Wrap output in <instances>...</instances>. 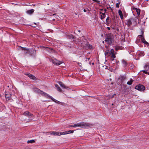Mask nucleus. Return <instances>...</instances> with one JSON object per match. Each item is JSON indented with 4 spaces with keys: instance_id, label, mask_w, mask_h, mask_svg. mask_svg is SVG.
Listing matches in <instances>:
<instances>
[{
    "instance_id": "f257e3e1",
    "label": "nucleus",
    "mask_w": 149,
    "mask_h": 149,
    "mask_svg": "<svg viewBox=\"0 0 149 149\" xmlns=\"http://www.w3.org/2000/svg\"><path fill=\"white\" fill-rule=\"evenodd\" d=\"M33 91L35 93L41 94L42 96L45 97H47L51 99L53 101L56 103H58V102H59L58 101L54 98L52 96L49 95L46 93L40 90L37 88H33Z\"/></svg>"
},
{
    "instance_id": "f03ea898",
    "label": "nucleus",
    "mask_w": 149,
    "mask_h": 149,
    "mask_svg": "<svg viewBox=\"0 0 149 149\" xmlns=\"http://www.w3.org/2000/svg\"><path fill=\"white\" fill-rule=\"evenodd\" d=\"M104 54L106 56L110 57L111 60L112 61H114L116 57L115 51L113 49H111L110 50H106L104 52Z\"/></svg>"
},
{
    "instance_id": "7ed1b4c3",
    "label": "nucleus",
    "mask_w": 149,
    "mask_h": 149,
    "mask_svg": "<svg viewBox=\"0 0 149 149\" xmlns=\"http://www.w3.org/2000/svg\"><path fill=\"white\" fill-rule=\"evenodd\" d=\"M93 125L89 123H84V122L78 123L77 124L74 125V127H78L84 128L91 127Z\"/></svg>"
},
{
    "instance_id": "20e7f679",
    "label": "nucleus",
    "mask_w": 149,
    "mask_h": 149,
    "mask_svg": "<svg viewBox=\"0 0 149 149\" xmlns=\"http://www.w3.org/2000/svg\"><path fill=\"white\" fill-rule=\"evenodd\" d=\"M113 36L111 33L107 34L106 36V38L105 41L109 45L111 44L113 42Z\"/></svg>"
},
{
    "instance_id": "39448f33",
    "label": "nucleus",
    "mask_w": 149,
    "mask_h": 149,
    "mask_svg": "<svg viewBox=\"0 0 149 149\" xmlns=\"http://www.w3.org/2000/svg\"><path fill=\"white\" fill-rule=\"evenodd\" d=\"M135 89L140 91H143L145 90V87L143 85L139 84L135 86Z\"/></svg>"
},
{
    "instance_id": "423d86ee",
    "label": "nucleus",
    "mask_w": 149,
    "mask_h": 149,
    "mask_svg": "<svg viewBox=\"0 0 149 149\" xmlns=\"http://www.w3.org/2000/svg\"><path fill=\"white\" fill-rule=\"evenodd\" d=\"M142 35H138L141 41V42L143 43H144L145 45H148L149 43L147 42L145 40L144 38V36L143 35V33H142Z\"/></svg>"
},
{
    "instance_id": "0eeeda50",
    "label": "nucleus",
    "mask_w": 149,
    "mask_h": 149,
    "mask_svg": "<svg viewBox=\"0 0 149 149\" xmlns=\"http://www.w3.org/2000/svg\"><path fill=\"white\" fill-rule=\"evenodd\" d=\"M126 79V75H120L118 78V80L120 81V82L118 84H120H120H121Z\"/></svg>"
},
{
    "instance_id": "6e6552de",
    "label": "nucleus",
    "mask_w": 149,
    "mask_h": 149,
    "mask_svg": "<svg viewBox=\"0 0 149 149\" xmlns=\"http://www.w3.org/2000/svg\"><path fill=\"white\" fill-rule=\"evenodd\" d=\"M132 24L135 25L136 24L137 21L138 20V18L134 17L130 18Z\"/></svg>"
},
{
    "instance_id": "1a4fd4ad",
    "label": "nucleus",
    "mask_w": 149,
    "mask_h": 149,
    "mask_svg": "<svg viewBox=\"0 0 149 149\" xmlns=\"http://www.w3.org/2000/svg\"><path fill=\"white\" fill-rule=\"evenodd\" d=\"M19 48H21L22 50L24 51V54L25 55H26L27 54H29L30 51L28 48L26 47H23L21 46H19Z\"/></svg>"
},
{
    "instance_id": "9d476101",
    "label": "nucleus",
    "mask_w": 149,
    "mask_h": 149,
    "mask_svg": "<svg viewBox=\"0 0 149 149\" xmlns=\"http://www.w3.org/2000/svg\"><path fill=\"white\" fill-rule=\"evenodd\" d=\"M50 61L56 65H60L62 63L61 61L56 59H52Z\"/></svg>"
},
{
    "instance_id": "9b49d317",
    "label": "nucleus",
    "mask_w": 149,
    "mask_h": 149,
    "mask_svg": "<svg viewBox=\"0 0 149 149\" xmlns=\"http://www.w3.org/2000/svg\"><path fill=\"white\" fill-rule=\"evenodd\" d=\"M132 8L133 10H135L138 16H139L140 15V13L141 12L140 9L139 8H136L134 6H132Z\"/></svg>"
},
{
    "instance_id": "f8f14e48",
    "label": "nucleus",
    "mask_w": 149,
    "mask_h": 149,
    "mask_svg": "<svg viewBox=\"0 0 149 149\" xmlns=\"http://www.w3.org/2000/svg\"><path fill=\"white\" fill-rule=\"evenodd\" d=\"M23 115L25 116H28L29 118L32 117H34L33 114L29 112L28 111H25L23 113Z\"/></svg>"
},
{
    "instance_id": "ddd939ff",
    "label": "nucleus",
    "mask_w": 149,
    "mask_h": 149,
    "mask_svg": "<svg viewBox=\"0 0 149 149\" xmlns=\"http://www.w3.org/2000/svg\"><path fill=\"white\" fill-rule=\"evenodd\" d=\"M125 23L127 26L128 27H130L132 24L130 18L129 19L126 20Z\"/></svg>"
},
{
    "instance_id": "4468645a",
    "label": "nucleus",
    "mask_w": 149,
    "mask_h": 149,
    "mask_svg": "<svg viewBox=\"0 0 149 149\" xmlns=\"http://www.w3.org/2000/svg\"><path fill=\"white\" fill-rule=\"evenodd\" d=\"M26 75L33 80H35L36 79V77L34 76L29 73L26 74Z\"/></svg>"
},
{
    "instance_id": "2eb2a0df",
    "label": "nucleus",
    "mask_w": 149,
    "mask_h": 149,
    "mask_svg": "<svg viewBox=\"0 0 149 149\" xmlns=\"http://www.w3.org/2000/svg\"><path fill=\"white\" fill-rule=\"evenodd\" d=\"M136 54L139 56H143L144 55V53L143 51H138Z\"/></svg>"
},
{
    "instance_id": "dca6fc26",
    "label": "nucleus",
    "mask_w": 149,
    "mask_h": 149,
    "mask_svg": "<svg viewBox=\"0 0 149 149\" xmlns=\"http://www.w3.org/2000/svg\"><path fill=\"white\" fill-rule=\"evenodd\" d=\"M67 38L70 39H74V37L71 34H67L66 35Z\"/></svg>"
},
{
    "instance_id": "f3484780",
    "label": "nucleus",
    "mask_w": 149,
    "mask_h": 149,
    "mask_svg": "<svg viewBox=\"0 0 149 149\" xmlns=\"http://www.w3.org/2000/svg\"><path fill=\"white\" fill-rule=\"evenodd\" d=\"M58 84L60 85V86L63 88H65L66 89H67L68 88V87L66 86L61 81H59L58 82Z\"/></svg>"
},
{
    "instance_id": "a211bd4d",
    "label": "nucleus",
    "mask_w": 149,
    "mask_h": 149,
    "mask_svg": "<svg viewBox=\"0 0 149 149\" xmlns=\"http://www.w3.org/2000/svg\"><path fill=\"white\" fill-rule=\"evenodd\" d=\"M100 19H103L105 17L106 15L105 14V13H102L101 12H100Z\"/></svg>"
},
{
    "instance_id": "6ab92c4d",
    "label": "nucleus",
    "mask_w": 149,
    "mask_h": 149,
    "mask_svg": "<svg viewBox=\"0 0 149 149\" xmlns=\"http://www.w3.org/2000/svg\"><path fill=\"white\" fill-rule=\"evenodd\" d=\"M118 13L121 19H123V14L122 11L120 10H119Z\"/></svg>"
},
{
    "instance_id": "aec40b11",
    "label": "nucleus",
    "mask_w": 149,
    "mask_h": 149,
    "mask_svg": "<svg viewBox=\"0 0 149 149\" xmlns=\"http://www.w3.org/2000/svg\"><path fill=\"white\" fill-rule=\"evenodd\" d=\"M5 96L6 100H9L10 99L11 96V95L10 94L6 93Z\"/></svg>"
},
{
    "instance_id": "412c9836",
    "label": "nucleus",
    "mask_w": 149,
    "mask_h": 149,
    "mask_svg": "<svg viewBox=\"0 0 149 149\" xmlns=\"http://www.w3.org/2000/svg\"><path fill=\"white\" fill-rule=\"evenodd\" d=\"M34 11V9H32L27 11L26 13L28 14L31 15L33 13Z\"/></svg>"
},
{
    "instance_id": "4be33fe9",
    "label": "nucleus",
    "mask_w": 149,
    "mask_h": 149,
    "mask_svg": "<svg viewBox=\"0 0 149 149\" xmlns=\"http://www.w3.org/2000/svg\"><path fill=\"white\" fill-rule=\"evenodd\" d=\"M144 68L147 71H148L149 70V63H146L144 66Z\"/></svg>"
},
{
    "instance_id": "5701e85b",
    "label": "nucleus",
    "mask_w": 149,
    "mask_h": 149,
    "mask_svg": "<svg viewBox=\"0 0 149 149\" xmlns=\"http://www.w3.org/2000/svg\"><path fill=\"white\" fill-rule=\"evenodd\" d=\"M135 42L138 45H139V43H141L140 40L139 38V37L138 36L137 37Z\"/></svg>"
},
{
    "instance_id": "b1692460",
    "label": "nucleus",
    "mask_w": 149,
    "mask_h": 149,
    "mask_svg": "<svg viewBox=\"0 0 149 149\" xmlns=\"http://www.w3.org/2000/svg\"><path fill=\"white\" fill-rule=\"evenodd\" d=\"M55 86L57 88V90L58 91L60 92L62 91V90L61 89V88L58 85L56 84L55 85Z\"/></svg>"
},
{
    "instance_id": "393cba45",
    "label": "nucleus",
    "mask_w": 149,
    "mask_h": 149,
    "mask_svg": "<svg viewBox=\"0 0 149 149\" xmlns=\"http://www.w3.org/2000/svg\"><path fill=\"white\" fill-rule=\"evenodd\" d=\"M122 62L125 67L127 65V62L124 60H122Z\"/></svg>"
},
{
    "instance_id": "a878e982",
    "label": "nucleus",
    "mask_w": 149,
    "mask_h": 149,
    "mask_svg": "<svg viewBox=\"0 0 149 149\" xmlns=\"http://www.w3.org/2000/svg\"><path fill=\"white\" fill-rule=\"evenodd\" d=\"M54 133H55V135L60 136L62 135V132H55Z\"/></svg>"
},
{
    "instance_id": "bb28decb",
    "label": "nucleus",
    "mask_w": 149,
    "mask_h": 149,
    "mask_svg": "<svg viewBox=\"0 0 149 149\" xmlns=\"http://www.w3.org/2000/svg\"><path fill=\"white\" fill-rule=\"evenodd\" d=\"M133 82V80L131 79L130 81H128L127 83V84L129 85H131Z\"/></svg>"
},
{
    "instance_id": "cd10ccee",
    "label": "nucleus",
    "mask_w": 149,
    "mask_h": 149,
    "mask_svg": "<svg viewBox=\"0 0 149 149\" xmlns=\"http://www.w3.org/2000/svg\"><path fill=\"white\" fill-rule=\"evenodd\" d=\"M35 142V141L34 140H28L27 141V143H32Z\"/></svg>"
},
{
    "instance_id": "c85d7f7f",
    "label": "nucleus",
    "mask_w": 149,
    "mask_h": 149,
    "mask_svg": "<svg viewBox=\"0 0 149 149\" xmlns=\"http://www.w3.org/2000/svg\"><path fill=\"white\" fill-rule=\"evenodd\" d=\"M109 17H108L106 19V22H107V23H109Z\"/></svg>"
},
{
    "instance_id": "c756f323",
    "label": "nucleus",
    "mask_w": 149,
    "mask_h": 149,
    "mask_svg": "<svg viewBox=\"0 0 149 149\" xmlns=\"http://www.w3.org/2000/svg\"><path fill=\"white\" fill-rule=\"evenodd\" d=\"M68 131H66L63 132H62V135L66 134H68Z\"/></svg>"
},
{
    "instance_id": "7c9ffc66",
    "label": "nucleus",
    "mask_w": 149,
    "mask_h": 149,
    "mask_svg": "<svg viewBox=\"0 0 149 149\" xmlns=\"http://www.w3.org/2000/svg\"><path fill=\"white\" fill-rule=\"evenodd\" d=\"M68 131V134H70V133H73L74 132V130H69Z\"/></svg>"
},
{
    "instance_id": "2f4dec72",
    "label": "nucleus",
    "mask_w": 149,
    "mask_h": 149,
    "mask_svg": "<svg viewBox=\"0 0 149 149\" xmlns=\"http://www.w3.org/2000/svg\"><path fill=\"white\" fill-rule=\"evenodd\" d=\"M87 45L88 47V48L89 49H91L92 48V47L91 45H90L88 43H87Z\"/></svg>"
},
{
    "instance_id": "473e14b6",
    "label": "nucleus",
    "mask_w": 149,
    "mask_h": 149,
    "mask_svg": "<svg viewBox=\"0 0 149 149\" xmlns=\"http://www.w3.org/2000/svg\"><path fill=\"white\" fill-rule=\"evenodd\" d=\"M147 70H143L142 71L143 73L146 74H148V73H149L148 72H147Z\"/></svg>"
},
{
    "instance_id": "72a5a7b5",
    "label": "nucleus",
    "mask_w": 149,
    "mask_h": 149,
    "mask_svg": "<svg viewBox=\"0 0 149 149\" xmlns=\"http://www.w3.org/2000/svg\"><path fill=\"white\" fill-rule=\"evenodd\" d=\"M120 3H117L116 4V8H119V7Z\"/></svg>"
},
{
    "instance_id": "f704fd0d",
    "label": "nucleus",
    "mask_w": 149,
    "mask_h": 149,
    "mask_svg": "<svg viewBox=\"0 0 149 149\" xmlns=\"http://www.w3.org/2000/svg\"><path fill=\"white\" fill-rule=\"evenodd\" d=\"M54 132H55L54 131H52L50 132V134H53L55 135V133H54Z\"/></svg>"
},
{
    "instance_id": "c9c22d12",
    "label": "nucleus",
    "mask_w": 149,
    "mask_h": 149,
    "mask_svg": "<svg viewBox=\"0 0 149 149\" xmlns=\"http://www.w3.org/2000/svg\"><path fill=\"white\" fill-rule=\"evenodd\" d=\"M74 127V125H68V126L67 127Z\"/></svg>"
},
{
    "instance_id": "e433bc0d",
    "label": "nucleus",
    "mask_w": 149,
    "mask_h": 149,
    "mask_svg": "<svg viewBox=\"0 0 149 149\" xmlns=\"http://www.w3.org/2000/svg\"><path fill=\"white\" fill-rule=\"evenodd\" d=\"M115 49L116 50H118L119 49V47H115Z\"/></svg>"
},
{
    "instance_id": "4c0bfd02",
    "label": "nucleus",
    "mask_w": 149,
    "mask_h": 149,
    "mask_svg": "<svg viewBox=\"0 0 149 149\" xmlns=\"http://www.w3.org/2000/svg\"><path fill=\"white\" fill-rule=\"evenodd\" d=\"M114 95H112V96H110V98H113L114 97Z\"/></svg>"
},
{
    "instance_id": "58836bf2",
    "label": "nucleus",
    "mask_w": 149,
    "mask_h": 149,
    "mask_svg": "<svg viewBox=\"0 0 149 149\" xmlns=\"http://www.w3.org/2000/svg\"><path fill=\"white\" fill-rule=\"evenodd\" d=\"M114 95H112V96H110V98H113L114 97Z\"/></svg>"
},
{
    "instance_id": "ea45409f",
    "label": "nucleus",
    "mask_w": 149,
    "mask_h": 149,
    "mask_svg": "<svg viewBox=\"0 0 149 149\" xmlns=\"http://www.w3.org/2000/svg\"><path fill=\"white\" fill-rule=\"evenodd\" d=\"M105 69H107L108 70H109V69H108V68L106 66H105Z\"/></svg>"
},
{
    "instance_id": "a19ab883",
    "label": "nucleus",
    "mask_w": 149,
    "mask_h": 149,
    "mask_svg": "<svg viewBox=\"0 0 149 149\" xmlns=\"http://www.w3.org/2000/svg\"><path fill=\"white\" fill-rule=\"evenodd\" d=\"M104 13H106L107 10L106 9H104Z\"/></svg>"
},
{
    "instance_id": "79ce46f5",
    "label": "nucleus",
    "mask_w": 149,
    "mask_h": 149,
    "mask_svg": "<svg viewBox=\"0 0 149 149\" xmlns=\"http://www.w3.org/2000/svg\"><path fill=\"white\" fill-rule=\"evenodd\" d=\"M107 29H108V30H110V28L109 27H107Z\"/></svg>"
},
{
    "instance_id": "37998d69",
    "label": "nucleus",
    "mask_w": 149,
    "mask_h": 149,
    "mask_svg": "<svg viewBox=\"0 0 149 149\" xmlns=\"http://www.w3.org/2000/svg\"><path fill=\"white\" fill-rule=\"evenodd\" d=\"M81 63H79V66H81Z\"/></svg>"
},
{
    "instance_id": "c03bdc74",
    "label": "nucleus",
    "mask_w": 149,
    "mask_h": 149,
    "mask_svg": "<svg viewBox=\"0 0 149 149\" xmlns=\"http://www.w3.org/2000/svg\"><path fill=\"white\" fill-rule=\"evenodd\" d=\"M84 12H86V10L85 9H84Z\"/></svg>"
},
{
    "instance_id": "a18cd8bd",
    "label": "nucleus",
    "mask_w": 149,
    "mask_h": 149,
    "mask_svg": "<svg viewBox=\"0 0 149 149\" xmlns=\"http://www.w3.org/2000/svg\"><path fill=\"white\" fill-rule=\"evenodd\" d=\"M93 1H95V2H97V1L96 0H92Z\"/></svg>"
},
{
    "instance_id": "49530a36",
    "label": "nucleus",
    "mask_w": 149,
    "mask_h": 149,
    "mask_svg": "<svg viewBox=\"0 0 149 149\" xmlns=\"http://www.w3.org/2000/svg\"><path fill=\"white\" fill-rule=\"evenodd\" d=\"M36 52V50H33V52Z\"/></svg>"
},
{
    "instance_id": "de8ad7c7",
    "label": "nucleus",
    "mask_w": 149,
    "mask_h": 149,
    "mask_svg": "<svg viewBox=\"0 0 149 149\" xmlns=\"http://www.w3.org/2000/svg\"><path fill=\"white\" fill-rule=\"evenodd\" d=\"M55 14H55V13L53 14H52V15H55Z\"/></svg>"
},
{
    "instance_id": "09e8293b",
    "label": "nucleus",
    "mask_w": 149,
    "mask_h": 149,
    "mask_svg": "<svg viewBox=\"0 0 149 149\" xmlns=\"http://www.w3.org/2000/svg\"><path fill=\"white\" fill-rule=\"evenodd\" d=\"M100 10H103V9H100Z\"/></svg>"
},
{
    "instance_id": "8fccbe9b",
    "label": "nucleus",
    "mask_w": 149,
    "mask_h": 149,
    "mask_svg": "<svg viewBox=\"0 0 149 149\" xmlns=\"http://www.w3.org/2000/svg\"><path fill=\"white\" fill-rule=\"evenodd\" d=\"M29 120L30 121H31V120H32L31 119H29Z\"/></svg>"
},
{
    "instance_id": "3c124183",
    "label": "nucleus",
    "mask_w": 149,
    "mask_h": 149,
    "mask_svg": "<svg viewBox=\"0 0 149 149\" xmlns=\"http://www.w3.org/2000/svg\"><path fill=\"white\" fill-rule=\"evenodd\" d=\"M112 105H113V104H111Z\"/></svg>"
},
{
    "instance_id": "603ef678",
    "label": "nucleus",
    "mask_w": 149,
    "mask_h": 149,
    "mask_svg": "<svg viewBox=\"0 0 149 149\" xmlns=\"http://www.w3.org/2000/svg\"><path fill=\"white\" fill-rule=\"evenodd\" d=\"M113 95H116L115 94H114Z\"/></svg>"
},
{
    "instance_id": "864d4df0",
    "label": "nucleus",
    "mask_w": 149,
    "mask_h": 149,
    "mask_svg": "<svg viewBox=\"0 0 149 149\" xmlns=\"http://www.w3.org/2000/svg\"><path fill=\"white\" fill-rule=\"evenodd\" d=\"M103 43H104V41H103Z\"/></svg>"
},
{
    "instance_id": "5fc2aeb1",
    "label": "nucleus",
    "mask_w": 149,
    "mask_h": 149,
    "mask_svg": "<svg viewBox=\"0 0 149 149\" xmlns=\"http://www.w3.org/2000/svg\"><path fill=\"white\" fill-rule=\"evenodd\" d=\"M92 64H93V65L94 64V63H93Z\"/></svg>"
},
{
    "instance_id": "6e6d98bb",
    "label": "nucleus",
    "mask_w": 149,
    "mask_h": 149,
    "mask_svg": "<svg viewBox=\"0 0 149 149\" xmlns=\"http://www.w3.org/2000/svg\"><path fill=\"white\" fill-rule=\"evenodd\" d=\"M79 32H80V31H79Z\"/></svg>"
},
{
    "instance_id": "4d7b16f0",
    "label": "nucleus",
    "mask_w": 149,
    "mask_h": 149,
    "mask_svg": "<svg viewBox=\"0 0 149 149\" xmlns=\"http://www.w3.org/2000/svg\"><path fill=\"white\" fill-rule=\"evenodd\" d=\"M46 48H48L47 47H46Z\"/></svg>"
},
{
    "instance_id": "13d9d810",
    "label": "nucleus",
    "mask_w": 149,
    "mask_h": 149,
    "mask_svg": "<svg viewBox=\"0 0 149 149\" xmlns=\"http://www.w3.org/2000/svg\"><path fill=\"white\" fill-rule=\"evenodd\" d=\"M148 74L149 75V73H148Z\"/></svg>"
}]
</instances>
